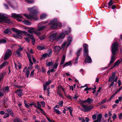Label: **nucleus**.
<instances>
[{
	"mask_svg": "<svg viewBox=\"0 0 122 122\" xmlns=\"http://www.w3.org/2000/svg\"><path fill=\"white\" fill-rule=\"evenodd\" d=\"M26 2L29 3H33L34 2L33 0H25Z\"/></svg>",
	"mask_w": 122,
	"mask_h": 122,
	"instance_id": "obj_44",
	"label": "nucleus"
},
{
	"mask_svg": "<svg viewBox=\"0 0 122 122\" xmlns=\"http://www.w3.org/2000/svg\"><path fill=\"white\" fill-rule=\"evenodd\" d=\"M10 19L8 18L6 15L0 13V22L5 21L6 23H9L10 22Z\"/></svg>",
	"mask_w": 122,
	"mask_h": 122,
	"instance_id": "obj_6",
	"label": "nucleus"
},
{
	"mask_svg": "<svg viewBox=\"0 0 122 122\" xmlns=\"http://www.w3.org/2000/svg\"><path fill=\"white\" fill-rule=\"evenodd\" d=\"M12 31L16 33V34H13V36L16 38H18L21 39L22 38V35L29 37L32 40L34 41L35 38H34V36L26 32L21 31L17 29L14 28L12 29Z\"/></svg>",
	"mask_w": 122,
	"mask_h": 122,
	"instance_id": "obj_2",
	"label": "nucleus"
},
{
	"mask_svg": "<svg viewBox=\"0 0 122 122\" xmlns=\"http://www.w3.org/2000/svg\"><path fill=\"white\" fill-rule=\"evenodd\" d=\"M9 116V114L7 113H6L5 114L4 116L3 117V118H5L8 117Z\"/></svg>",
	"mask_w": 122,
	"mask_h": 122,
	"instance_id": "obj_52",
	"label": "nucleus"
},
{
	"mask_svg": "<svg viewBox=\"0 0 122 122\" xmlns=\"http://www.w3.org/2000/svg\"><path fill=\"white\" fill-rule=\"evenodd\" d=\"M121 61L119 60H118L116 61L114 63V64L113 66L111 67L110 69H112L113 67H115L116 66H117L120 63Z\"/></svg>",
	"mask_w": 122,
	"mask_h": 122,
	"instance_id": "obj_22",
	"label": "nucleus"
},
{
	"mask_svg": "<svg viewBox=\"0 0 122 122\" xmlns=\"http://www.w3.org/2000/svg\"><path fill=\"white\" fill-rule=\"evenodd\" d=\"M8 63V62L7 61H6L4 62H3L1 65H0V68H2L5 66L7 65Z\"/></svg>",
	"mask_w": 122,
	"mask_h": 122,
	"instance_id": "obj_31",
	"label": "nucleus"
},
{
	"mask_svg": "<svg viewBox=\"0 0 122 122\" xmlns=\"http://www.w3.org/2000/svg\"><path fill=\"white\" fill-rule=\"evenodd\" d=\"M78 118L79 120L81 121L82 122H85V120L83 118L78 117Z\"/></svg>",
	"mask_w": 122,
	"mask_h": 122,
	"instance_id": "obj_45",
	"label": "nucleus"
},
{
	"mask_svg": "<svg viewBox=\"0 0 122 122\" xmlns=\"http://www.w3.org/2000/svg\"><path fill=\"white\" fill-rule=\"evenodd\" d=\"M11 17L14 18H22V16L20 14H16L15 13H12L11 14Z\"/></svg>",
	"mask_w": 122,
	"mask_h": 122,
	"instance_id": "obj_16",
	"label": "nucleus"
},
{
	"mask_svg": "<svg viewBox=\"0 0 122 122\" xmlns=\"http://www.w3.org/2000/svg\"><path fill=\"white\" fill-rule=\"evenodd\" d=\"M57 36V34L55 33L51 35L49 37V40L51 41L52 42L56 39Z\"/></svg>",
	"mask_w": 122,
	"mask_h": 122,
	"instance_id": "obj_12",
	"label": "nucleus"
},
{
	"mask_svg": "<svg viewBox=\"0 0 122 122\" xmlns=\"http://www.w3.org/2000/svg\"><path fill=\"white\" fill-rule=\"evenodd\" d=\"M23 71L25 73V74L27 76V78L28 77L29 75L30 71L27 70V68L26 66H25V68L24 69Z\"/></svg>",
	"mask_w": 122,
	"mask_h": 122,
	"instance_id": "obj_20",
	"label": "nucleus"
},
{
	"mask_svg": "<svg viewBox=\"0 0 122 122\" xmlns=\"http://www.w3.org/2000/svg\"><path fill=\"white\" fill-rule=\"evenodd\" d=\"M48 21H47L45 22H43L40 23L38 25L37 30L35 31V29L33 27H28L26 28L28 29V32L29 33L31 34H33L34 32L35 34L39 36L41 34V32L40 31L44 29L46 27L45 26H43L44 25H45L46 23H47Z\"/></svg>",
	"mask_w": 122,
	"mask_h": 122,
	"instance_id": "obj_1",
	"label": "nucleus"
},
{
	"mask_svg": "<svg viewBox=\"0 0 122 122\" xmlns=\"http://www.w3.org/2000/svg\"><path fill=\"white\" fill-rule=\"evenodd\" d=\"M84 48L83 51H88V46L86 44H84L83 46Z\"/></svg>",
	"mask_w": 122,
	"mask_h": 122,
	"instance_id": "obj_38",
	"label": "nucleus"
},
{
	"mask_svg": "<svg viewBox=\"0 0 122 122\" xmlns=\"http://www.w3.org/2000/svg\"><path fill=\"white\" fill-rule=\"evenodd\" d=\"M16 54L19 56H20L21 55L20 51L18 50L16 51Z\"/></svg>",
	"mask_w": 122,
	"mask_h": 122,
	"instance_id": "obj_46",
	"label": "nucleus"
},
{
	"mask_svg": "<svg viewBox=\"0 0 122 122\" xmlns=\"http://www.w3.org/2000/svg\"><path fill=\"white\" fill-rule=\"evenodd\" d=\"M22 90L21 89L17 90L15 91L16 93H18V95L19 97H21L22 95Z\"/></svg>",
	"mask_w": 122,
	"mask_h": 122,
	"instance_id": "obj_23",
	"label": "nucleus"
},
{
	"mask_svg": "<svg viewBox=\"0 0 122 122\" xmlns=\"http://www.w3.org/2000/svg\"><path fill=\"white\" fill-rule=\"evenodd\" d=\"M23 47H21L20 46H19V48L18 49V50L19 51H22L23 49Z\"/></svg>",
	"mask_w": 122,
	"mask_h": 122,
	"instance_id": "obj_53",
	"label": "nucleus"
},
{
	"mask_svg": "<svg viewBox=\"0 0 122 122\" xmlns=\"http://www.w3.org/2000/svg\"><path fill=\"white\" fill-rule=\"evenodd\" d=\"M31 105H33L35 106L36 108L39 110L41 111V113L44 115H45V113L44 111L41 108V106L40 104V103L38 101L37 102V105H36V103L34 102H32V104Z\"/></svg>",
	"mask_w": 122,
	"mask_h": 122,
	"instance_id": "obj_8",
	"label": "nucleus"
},
{
	"mask_svg": "<svg viewBox=\"0 0 122 122\" xmlns=\"http://www.w3.org/2000/svg\"><path fill=\"white\" fill-rule=\"evenodd\" d=\"M94 101V100L90 98H88L86 100H84V102H87L88 104H91Z\"/></svg>",
	"mask_w": 122,
	"mask_h": 122,
	"instance_id": "obj_19",
	"label": "nucleus"
},
{
	"mask_svg": "<svg viewBox=\"0 0 122 122\" xmlns=\"http://www.w3.org/2000/svg\"><path fill=\"white\" fill-rule=\"evenodd\" d=\"M37 48L39 50H42L45 48L44 46H37Z\"/></svg>",
	"mask_w": 122,
	"mask_h": 122,
	"instance_id": "obj_41",
	"label": "nucleus"
},
{
	"mask_svg": "<svg viewBox=\"0 0 122 122\" xmlns=\"http://www.w3.org/2000/svg\"><path fill=\"white\" fill-rule=\"evenodd\" d=\"M67 45V41H64L63 43L62 44V45L61 48L62 49H64L65 48V46H66V47Z\"/></svg>",
	"mask_w": 122,
	"mask_h": 122,
	"instance_id": "obj_35",
	"label": "nucleus"
},
{
	"mask_svg": "<svg viewBox=\"0 0 122 122\" xmlns=\"http://www.w3.org/2000/svg\"><path fill=\"white\" fill-rule=\"evenodd\" d=\"M78 97L79 96L78 95L75 94L73 97V98L75 100H76Z\"/></svg>",
	"mask_w": 122,
	"mask_h": 122,
	"instance_id": "obj_47",
	"label": "nucleus"
},
{
	"mask_svg": "<svg viewBox=\"0 0 122 122\" xmlns=\"http://www.w3.org/2000/svg\"><path fill=\"white\" fill-rule=\"evenodd\" d=\"M28 10L30 12V13L28 15L24 14L23 15L25 16L29 19L31 20L33 19L35 20H37L38 18L36 15L37 13V10L36 7H33L29 9Z\"/></svg>",
	"mask_w": 122,
	"mask_h": 122,
	"instance_id": "obj_3",
	"label": "nucleus"
},
{
	"mask_svg": "<svg viewBox=\"0 0 122 122\" xmlns=\"http://www.w3.org/2000/svg\"><path fill=\"white\" fill-rule=\"evenodd\" d=\"M47 15L46 14H42L40 18L42 19H44L46 18Z\"/></svg>",
	"mask_w": 122,
	"mask_h": 122,
	"instance_id": "obj_33",
	"label": "nucleus"
},
{
	"mask_svg": "<svg viewBox=\"0 0 122 122\" xmlns=\"http://www.w3.org/2000/svg\"><path fill=\"white\" fill-rule=\"evenodd\" d=\"M67 41L66 47H67L71 43L72 41V38L69 36L67 38Z\"/></svg>",
	"mask_w": 122,
	"mask_h": 122,
	"instance_id": "obj_14",
	"label": "nucleus"
},
{
	"mask_svg": "<svg viewBox=\"0 0 122 122\" xmlns=\"http://www.w3.org/2000/svg\"><path fill=\"white\" fill-rule=\"evenodd\" d=\"M24 39L27 42H29L30 39V37H24Z\"/></svg>",
	"mask_w": 122,
	"mask_h": 122,
	"instance_id": "obj_43",
	"label": "nucleus"
},
{
	"mask_svg": "<svg viewBox=\"0 0 122 122\" xmlns=\"http://www.w3.org/2000/svg\"><path fill=\"white\" fill-rule=\"evenodd\" d=\"M57 93L60 97L63 98H64L61 91H57Z\"/></svg>",
	"mask_w": 122,
	"mask_h": 122,
	"instance_id": "obj_37",
	"label": "nucleus"
},
{
	"mask_svg": "<svg viewBox=\"0 0 122 122\" xmlns=\"http://www.w3.org/2000/svg\"><path fill=\"white\" fill-rule=\"evenodd\" d=\"M102 117V115L101 114H100L98 115L97 117V119L98 122H99L101 121V119Z\"/></svg>",
	"mask_w": 122,
	"mask_h": 122,
	"instance_id": "obj_29",
	"label": "nucleus"
},
{
	"mask_svg": "<svg viewBox=\"0 0 122 122\" xmlns=\"http://www.w3.org/2000/svg\"><path fill=\"white\" fill-rule=\"evenodd\" d=\"M71 64V61H69L66 62L63 65V67L64 68L66 66H69Z\"/></svg>",
	"mask_w": 122,
	"mask_h": 122,
	"instance_id": "obj_25",
	"label": "nucleus"
},
{
	"mask_svg": "<svg viewBox=\"0 0 122 122\" xmlns=\"http://www.w3.org/2000/svg\"><path fill=\"white\" fill-rule=\"evenodd\" d=\"M82 51V48H80L78 49L76 52V54L78 56H79L81 52Z\"/></svg>",
	"mask_w": 122,
	"mask_h": 122,
	"instance_id": "obj_27",
	"label": "nucleus"
},
{
	"mask_svg": "<svg viewBox=\"0 0 122 122\" xmlns=\"http://www.w3.org/2000/svg\"><path fill=\"white\" fill-rule=\"evenodd\" d=\"M63 102L62 101H61L59 102V104L61 106H62L63 105Z\"/></svg>",
	"mask_w": 122,
	"mask_h": 122,
	"instance_id": "obj_61",
	"label": "nucleus"
},
{
	"mask_svg": "<svg viewBox=\"0 0 122 122\" xmlns=\"http://www.w3.org/2000/svg\"><path fill=\"white\" fill-rule=\"evenodd\" d=\"M62 87V86H58L57 88V91H61Z\"/></svg>",
	"mask_w": 122,
	"mask_h": 122,
	"instance_id": "obj_48",
	"label": "nucleus"
},
{
	"mask_svg": "<svg viewBox=\"0 0 122 122\" xmlns=\"http://www.w3.org/2000/svg\"><path fill=\"white\" fill-rule=\"evenodd\" d=\"M122 89V86L119 88L117 91H116L115 93L113 94V95L110 98L109 100L108 101H108L111 100V99L113 98V97H114L117 93L119 92Z\"/></svg>",
	"mask_w": 122,
	"mask_h": 122,
	"instance_id": "obj_15",
	"label": "nucleus"
},
{
	"mask_svg": "<svg viewBox=\"0 0 122 122\" xmlns=\"http://www.w3.org/2000/svg\"><path fill=\"white\" fill-rule=\"evenodd\" d=\"M79 100H78V102L79 103H80L81 104H82L84 102V101L80 99H79Z\"/></svg>",
	"mask_w": 122,
	"mask_h": 122,
	"instance_id": "obj_59",
	"label": "nucleus"
},
{
	"mask_svg": "<svg viewBox=\"0 0 122 122\" xmlns=\"http://www.w3.org/2000/svg\"><path fill=\"white\" fill-rule=\"evenodd\" d=\"M4 33L5 34H10V30L6 29L4 31Z\"/></svg>",
	"mask_w": 122,
	"mask_h": 122,
	"instance_id": "obj_36",
	"label": "nucleus"
},
{
	"mask_svg": "<svg viewBox=\"0 0 122 122\" xmlns=\"http://www.w3.org/2000/svg\"><path fill=\"white\" fill-rule=\"evenodd\" d=\"M115 76V72H113L112 73V76H110V77L114 78Z\"/></svg>",
	"mask_w": 122,
	"mask_h": 122,
	"instance_id": "obj_56",
	"label": "nucleus"
},
{
	"mask_svg": "<svg viewBox=\"0 0 122 122\" xmlns=\"http://www.w3.org/2000/svg\"><path fill=\"white\" fill-rule=\"evenodd\" d=\"M113 119H115L117 118V115L115 114H113V117H112Z\"/></svg>",
	"mask_w": 122,
	"mask_h": 122,
	"instance_id": "obj_57",
	"label": "nucleus"
},
{
	"mask_svg": "<svg viewBox=\"0 0 122 122\" xmlns=\"http://www.w3.org/2000/svg\"><path fill=\"white\" fill-rule=\"evenodd\" d=\"M92 59L90 57L88 56L87 57L85 60V62L88 63H90L91 62Z\"/></svg>",
	"mask_w": 122,
	"mask_h": 122,
	"instance_id": "obj_21",
	"label": "nucleus"
},
{
	"mask_svg": "<svg viewBox=\"0 0 122 122\" xmlns=\"http://www.w3.org/2000/svg\"><path fill=\"white\" fill-rule=\"evenodd\" d=\"M6 41L5 39H2L0 40V44L6 43Z\"/></svg>",
	"mask_w": 122,
	"mask_h": 122,
	"instance_id": "obj_50",
	"label": "nucleus"
},
{
	"mask_svg": "<svg viewBox=\"0 0 122 122\" xmlns=\"http://www.w3.org/2000/svg\"><path fill=\"white\" fill-rule=\"evenodd\" d=\"M83 56H88V51H83Z\"/></svg>",
	"mask_w": 122,
	"mask_h": 122,
	"instance_id": "obj_34",
	"label": "nucleus"
},
{
	"mask_svg": "<svg viewBox=\"0 0 122 122\" xmlns=\"http://www.w3.org/2000/svg\"><path fill=\"white\" fill-rule=\"evenodd\" d=\"M119 118L120 119H121L122 118V113H121L119 115Z\"/></svg>",
	"mask_w": 122,
	"mask_h": 122,
	"instance_id": "obj_64",
	"label": "nucleus"
},
{
	"mask_svg": "<svg viewBox=\"0 0 122 122\" xmlns=\"http://www.w3.org/2000/svg\"><path fill=\"white\" fill-rule=\"evenodd\" d=\"M114 78L110 77L108 80L109 82H114Z\"/></svg>",
	"mask_w": 122,
	"mask_h": 122,
	"instance_id": "obj_49",
	"label": "nucleus"
},
{
	"mask_svg": "<svg viewBox=\"0 0 122 122\" xmlns=\"http://www.w3.org/2000/svg\"><path fill=\"white\" fill-rule=\"evenodd\" d=\"M32 102H31V103H27V102L25 101H24V103L25 104V105L26 107L27 108L29 109H30L31 107H32L33 105H31V104H32Z\"/></svg>",
	"mask_w": 122,
	"mask_h": 122,
	"instance_id": "obj_18",
	"label": "nucleus"
},
{
	"mask_svg": "<svg viewBox=\"0 0 122 122\" xmlns=\"http://www.w3.org/2000/svg\"><path fill=\"white\" fill-rule=\"evenodd\" d=\"M71 30L69 29V30H66L64 32H63L60 33L56 39V41H58L61 39L64 38L65 35L68 34L70 32Z\"/></svg>",
	"mask_w": 122,
	"mask_h": 122,
	"instance_id": "obj_7",
	"label": "nucleus"
},
{
	"mask_svg": "<svg viewBox=\"0 0 122 122\" xmlns=\"http://www.w3.org/2000/svg\"><path fill=\"white\" fill-rule=\"evenodd\" d=\"M82 106L84 108V109H81V110L85 112H88L93 107V106H87L85 105H82Z\"/></svg>",
	"mask_w": 122,
	"mask_h": 122,
	"instance_id": "obj_10",
	"label": "nucleus"
},
{
	"mask_svg": "<svg viewBox=\"0 0 122 122\" xmlns=\"http://www.w3.org/2000/svg\"><path fill=\"white\" fill-rule=\"evenodd\" d=\"M48 52L49 53H45L42 55V58L44 59L48 57H50L51 56L52 50L50 49H49L48 51Z\"/></svg>",
	"mask_w": 122,
	"mask_h": 122,
	"instance_id": "obj_9",
	"label": "nucleus"
},
{
	"mask_svg": "<svg viewBox=\"0 0 122 122\" xmlns=\"http://www.w3.org/2000/svg\"><path fill=\"white\" fill-rule=\"evenodd\" d=\"M9 88L8 86L6 87L5 88L2 89L3 92L4 93L8 92L9 91Z\"/></svg>",
	"mask_w": 122,
	"mask_h": 122,
	"instance_id": "obj_30",
	"label": "nucleus"
},
{
	"mask_svg": "<svg viewBox=\"0 0 122 122\" xmlns=\"http://www.w3.org/2000/svg\"><path fill=\"white\" fill-rule=\"evenodd\" d=\"M27 55L29 59V60L30 59H31V56L28 53H27Z\"/></svg>",
	"mask_w": 122,
	"mask_h": 122,
	"instance_id": "obj_62",
	"label": "nucleus"
},
{
	"mask_svg": "<svg viewBox=\"0 0 122 122\" xmlns=\"http://www.w3.org/2000/svg\"><path fill=\"white\" fill-rule=\"evenodd\" d=\"M23 23L26 25H30L31 24V23L28 20H25L23 21Z\"/></svg>",
	"mask_w": 122,
	"mask_h": 122,
	"instance_id": "obj_28",
	"label": "nucleus"
},
{
	"mask_svg": "<svg viewBox=\"0 0 122 122\" xmlns=\"http://www.w3.org/2000/svg\"><path fill=\"white\" fill-rule=\"evenodd\" d=\"M118 46V44L116 42L113 43L112 45V55L111 61L108 65V66L111 65L116 60L115 57L114 55H117V54Z\"/></svg>",
	"mask_w": 122,
	"mask_h": 122,
	"instance_id": "obj_4",
	"label": "nucleus"
},
{
	"mask_svg": "<svg viewBox=\"0 0 122 122\" xmlns=\"http://www.w3.org/2000/svg\"><path fill=\"white\" fill-rule=\"evenodd\" d=\"M5 111L8 113H10L11 112V110L10 109H6Z\"/></svg>",
	"mask_w": 122,
	"mask_h": 122,
	"instance_id": "obj_51",
	"label": "nucleus"
},
{
	"mask_svg": "<svg viewBox=\"0 0 122 122\" xmlns=\"http://www.w3.org/2000/svg\"><path fill=\"white\" fill-rule=\"evenodd\" d=\"M66 96L68 98L71 100L72 99V97L70 96L69 95H66Z\"/></svg>",
	"mask_w": 122,
	"mask_h": 122,
	"instance_id": "obj_58",
	"label": "nucleus"
},
{
	"mask_svg": "<svg viewBox=\"0 0 122 122\" xmlns=\"http://www.w3.org/2000/svg\"><path fill=\"white\" fill-rule=\"evenodd\" d=\"M54 112H56L58 114H61L59 110L58 109L55 108H54Z\"/></svg>",
	"mask_w": 122,
	"mask_h": 122,
	"instance_id": "obj_32",
	"label": "nucleus"
},
{
	"mask_svg": "<svg viewBox=\"0 0 122 122\" xmlns=\"http://www.w3.org/2000/svg\"><path fill=\"white\" fill-rule=\"evenodd\" d=\"M14 122H23L19 118H16L13 120Z\"/></svg>",
	"mask_w": 122,
	"mask_h": 122,
	"instance_id": "obj_40",
	"label": "nucleus"
},
{
	"mask_svg": "<svg viewBox=\"0 0 122 122\" xmlns=\"http://www.w3.org/2000/svg\"><path fill=\"white\" fill-rule=\"evenodd\" d=\"M58 64V63L56 62L53 65V67L55 69H56L57 67Z\"/></svg>",
	"mask_w": 122,
	"mask_h": 122,
	"instance_id": "obj_42",
	"label": "nucleus"
},
{
	"mask_svg": "<svg viewBox=\"0 0 122 122\" xmlns=\"http://www.w3.org/2000/svg\"><path fill=\"white\" fill-rule=\"evenodd\" d=\"M46 37V36L44 35L39 36V38L41 40H42L44 39Z\"/></svg>",
	"mask_w": 122,
	"mask_h": 122,
	"instance_id": "obj_39",
	"label": "nucleus"
},
{
	"mask_svg": "<svg viewBox=\"0 0 122 122\" xmlns=\"http://www.w3.org/2000/svg\"><path fill=\"white\" fill-rule=\"evenodd\" d=\"M51 83V80H49L46 82L44 84H43V89L44 90H46L47 86Z\"/></svg>",
	"mask_w": 122,
	"mask_h": 122,
	"instance_id": "obj_13",
	"label": "nucleus"
},
{
	"mask_svg": "<svg viewBox=\"0 0 122 122\" xmlns=\"http://www.w3.org/2000/svg\"><path fill=\"white\" fill-rule=\"evenodd\" d=\"M53 61L51 60L50 62H47L46 63V65L47 66H52L54 64Z\"/></svg>",
	"mask_w": 122,
	"mask_h": 122,
	"instance_id": "obj_24",
	"label": "nucleus"
},
{
	"mask_svg": "<svg viewBox=\"0 0 122 122\" xmlns=\"http://www.w3.org/2000/svg\"><path fill=\"white\" fill-rule=\"evenodd\" d=\"M113 4V1L112 0H110L108 3V5L111 6Z\"/></svg>",
	"mask_w": 122,
	"mask_h": 122,
	"instance_id": "obj_55",
	"label": "nucleus"
},
{
	"mask_svg": "<svg viewBox=\"0 0 122 122\" xmlns=\"http://www.w3.org/2000/svg\"><path fill=\"white\" fill-rule=\"evenodd\" d=\"M117 83L118 85V86H119L121 84V81L120 80H118L117 82Z\"/></svg>",
	"mask_w": 122,
	"mask_h": 122,
	"instance_id": "obj_63",
	"label": "nucleus"
},
{
	"mask_svg": "<svg viewBox=\"0 0 122 122\" xmlns=\"http://www.w3.org/2000/svg\"><path fill=\"white\" fill-rule=\"evenodd\" d=\"M49 24V25H51V28L52 29H56L60 27L61 25V23L58 22L57 19H56L51 21Z\"/></svg>",
	"mask_w": 122,
	"mask_h": 122,
	"instance_id": "obj_5",
	"label": "nucleus"
},
{
	"mask_svg": "<svg viewBox=\"0 0 122 122\" xmlns=\"http://www.w3.org/2000/svg\"><path fill=\"white\" fill-rule=\"evenodd\" d=\"M66 57L64 55L62 58V59L61 60V61L60 63V65H62L65 62V59Z\"/></svg>",
	"mask_w": 122,
	"mask_h": 122,
	"instance_id": "obj_26",
	"label": "nucleus"
},
{
	"mask_svg": "<svg viewBox=\"0 0 122 122\" xmlns=\"http://www.w3.org/2000/svg\"><path fill=\"white\" fill-rule=\"evenodd\" d=\"M60 49L61 47L60 46H56L54 48V52L58 53L59 52Z\"/></svg>",
	"mask_w": 122,
	"mask_h": 122,
	"instance_id": "obj_17",
	"label": "nucleus"
},
{
	"mask_svg": "<svg viewBox=\"0 0 122 122\" xmlns=\"http://www.w3.org/2000/svg\"><path fill=\"white\" fill-rule=\"evenodd\" d=\"M11 51L9 49H7L5 55L4 59L5 60H7L11 55Z\"/></svg>",
	"mask_w": 122,
	"mask_h": 122,
	"instance_id": "obj_11",
	"label": "nucleus"
},
{
	"mask_svg": "<svg viewBox=\"0 0 122 122\" xmlns=\"http://www.w3.org/2000/svg\"><path fill=\"white\" fill-rule=\"evenodd\" d=\"M41 103L43 107H44L45 106V102L44 101H42L41 102Z\"/></svg>",
	"mask_w": 122,
	"mask_h": 122,
	"instance_id": "obj_60",
	"label": "nucleus"
},
{
	"mask_svg": "<svg viewBox=\"0 0 122 122\" xmlns=\"http://www.w3.org/2000/svg\"><path fill=\"white\" fill-rule=\"evenodd\" d=\"M106 101V99H105L104 100H103L101 103H100V104H102L104 103Z\"/></svg>",
	"mask_w": 122,
	"mask_h": 122,
	"instance_id": "obj_54",
	"label": "nucleus"
}]
</instances>
